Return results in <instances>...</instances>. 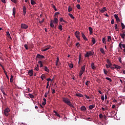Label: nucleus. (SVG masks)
I'll return each instance as SVG.
<instances>
[{
    "label": "nucleus",
    "mask_w": 125,
    "mask_h": 125,
    "mask_svg": "<svg viewBox=\"0 0 125 125\" xmlns=\"http://www.w3.org/2000/svg\"><path fill=\"white\" fill-rule=\"evenodd\" d=\"M62 102H63L65 104H67V105H69V106L73 108H74L75 107L74 105H73L71 104V102H70V100L66 97L62 98Z\"/></svg>",
    "instance_id": "obj_1"
},
{
    "label": "nucleus",
    "mask_w": 125,
    "mask_h": 125,
    "mask_svg": "<svg viewBox=\"0 0 125 125\" xmlns=\"http://www.w3.org/2000/svg\"><path fill=\"white\" fill-rule=\"evenodd\" d=\"M58 19L56 17H55L54 20H51L50 24L51 28H55V29H56V27H54V25L53 24H57L58 23Z\"/></svg>",
    "instance_id": "obj_2"
},
{
    "label": "nucleus",
    "mask_w": 125,
    "mask_h": 125,
    "mask_svg": "<svg viewBox=\"0 0 125 125\" xmlns=\"http://www.w3.org/2000/svg\"><path fill=\"white\" fill-rule=\"evenodd\" d=\"M84 71H85V65L81 67V70H80V71L79 73V76H80V77H81L83 74V73H84Z\"/></svg>",
    "instance_id": "obj_3"
},
{
    "label": "nucleus",
    "mask_w": 125,
    "mask_h": 125,
    "mask_svg": "<svg viewBox=\"0 0 125 125\" xmlns=\"http://www.w3.org/2000/svg\"><path fill=\"white\" fill-rule=\"evenodd\" d=\"M10 111V110L9 108L7 107L4 110V115H5V116L7 117L9 116V113Z\"/></svg>",
    "instance_id": "obj_4"
},
{
    "label": "nucleus",
    "mask_w": 125,
    "mask_h": 125,
    "mask_svg": "<svg viewBox=\"0 0 125 125\" xmlns=\"http://www.w3.org/2000/svg\"><path fill=\"white\" fill-rule=\"evenodd\" d=\"M28 28V25L25 23L21 24V29L26 30Z\"/></svg>",
    "instance_id": "obj_5"
},
{
    "label": "nucleus",
    "mask_w": 125,
    "mask_h": 125,
    "mask_svg": "<svg viewBox=\"0 0 125 125\" xmlns=\"http://www.w3.org/2000/svg\"><path fill=\"white\" fill-rule=\"evenodd\" d=\"M93 56V52L91 51L87 52L86 54L85 55V57L88 58L89 56Z\"/></svg>",
    "instance_id": "obj_6"
},
{
    "label": "nucleus",
    "mask_w": 125,
    "mask_h": 125,
    "mask_svg": "<svg viewBox=\"0 0 125 125\" xmlns=\"http://www.w3.org/2000/svg\"><path fill=\"white\" fill-rule=\"evenodd\" d=\"M59 64H61V62H60L59 58L57 57V61H56V66H57V67H59Z\"/></svg>",
    "instance_id": "obj_7"
},
{
    "label": "nucleus",
    "mask_w": 125,
    "mask_h": 125,
    "mask_svg": "<svg viewBox=\"0 0 125 125\" xmlns=\"http://www.w3.org/2000/svg\"><path fill=\"white\" fill-rule=\"evenodd\" d=\"M76 37H77V39H78L79 41H80V32L78 31H76L75 33Z\"/></svg>",
    "instance_id": "obj_8"
},
{
    "label": "nucleus",
    "mask_w": 125,
    "mask_h": 125,
    "mask_svg": "<svg viewBox=\"0 0 125 125\" xmlns=\"http://www.w3.org/2000/svg\"><path fill=\"white\" fill-rule=\"evenodd\" d=\"M100 10V12L103 13H104L105 11H107V9H106V7H104L102 9H99Z\"/></svg>",
    "instance_id": "obj_9"
},
{
    "label": "nucleus",
    "mask_w": 125,
    "mask_h": 125,
    "mask_svg": "<svg viewBox=\"0 0 125 125\" xmlns=\"http://www.w3.org/2000/svg\"><path fill=\"white\" fill-rule=\"evenodd\" d=\"M45 57L44 56L41 55L40 54H37V55L36 56V58H38L40 59H44Z\"/></svg>",
    "instance_id": "obj_10"
},
{
    "label": "nucleus",
    "mask_w": 125,
    "mask_h": 125,
    "mask_svg": "<svg viewBox=\"0 0 125 125\" xmlns=\"http://www.w3.org/2000/svg\"><path fill=\"white\" fill-rule=\"evenodd\" d=\"M28 74H29V76L32 77L33 75V70H29V71H28Z\"/></svg>",
    "instance_id": "obj_11"
},
{
    "label": "nucleus",
    "mask_w": 125,
    "mask_h": 125,
    "mask_svg": "<svg viewBox=\"0 0 125 125\" xmlns=\"http://www.w3.org/2000/svg\"><path fill=\"white\" fill-rule=\"evenodd\" d=\"M113 16H114V18H115L116 21H117V22H120V19L118 17V15H113Z\"/></svg>",
    "instance_id": "obj_12"
},
{
    "label": "nucleus",
    "mask_w": 125,
    "mask_h": 125,
    "mask_svg": "<svg viewBox=\"0 0 125 125\" xmlns=\"http://www.w3.org/2000/svg\"><path fill=\"white\" fill-rule=\"evenodd\" d=\"M81 35H82V38L84 40L87 41L88 40L87 38H86V36H85L84 34L83 33H81Z\"/></svg>",
    "instance_id": "obj_13"
},
{
    "label": "nucleus",
    "mask_w": 125,
    "mask_h": 125,
    "mask_svg": "<svg viewBox=\"0 0 125 125\" xmlns=\"http://www.w3.org/2000/svg\"><path fill=\"white\" fill-rule=\"evenodd\" d=\"M22 9L23 10V15L25 16L26 15V8L25 6H23L22 8Z\"/></svg>",
    "instance_id": "obj_14"
},
{
    "label": "nucleus",
    "mask_w": 125,
    "mask_h": 125,
    "mask_svg": "<svg viewBox=\"0 0 125 125\" xmlns=\"http://www.w3.org/2000/svg\"><path fill=\"white\" fill-rule=\"evenodd\" d=\"M50 45H47V46L46 47V48H45V49H44L43 50H42L43 51H46L50 49Z\"/></svg>",
    "instance_id": "obj_15"
},
{
    "label": "nucleus",
    "mask_w": 125,
    "mask_h": 125,
    "mask_svg": "<svg viewBox=\"0 0 125 125\" xmlns=\"http://www.w3.org/2000/svg\"><path fill=\"white\" fill-rule=\"evenodd\" d=\"M113 66H114L115 68H117V70L121 69V66H118V65L116 64H113Z\"/></svg>",
    "instance_id": "obj_16"
},
{
    "label": "nucleus",
    "mask_w": 125,
    "mask_h": 125,
    "mask_svg": "<svg viewBox=\"0 0 125 125\" xmlns=\"http://www.w3.org/2000/svg\"><path fill=\"white\" fill-rule=\"evenodd\" d=\"M80 110H81V111H86V107L84 106H81L80 107Z\"/></svg>",
    "instance_id": "obj_17"
},
{
    "label": "nucleus",
    "mask_w": 125,
    "mask_h": 125,
    "mask_svg": "<svg viewBox=\"0 0 125 125\" xmlns=\"http://www.w3.org/2000/svg\"><path fill=\"white\" fill-rule=\"evenodd\" d=\"M43 69H44V70H45V72H47V73L50 72V70H49L47 68V67H46V66H44Z\"/></svg>",
    "instance_id": "obj_18"
},
{
    "label": "nucleus",
    "mask_w": 125,
    "mask_h": 125,
    "mask_svg": "<svg viewBox=\"0 0 125 125\" xmlns=\"http://www.w3.org/2000/svg\"><path fill=\"white\" fill-rule=\"evenodd\" d=\"M120 36H121V38L123 39H125V32H124V33H123V34L121 33L120 34Z\"/></svg>",
    "instance_id": "obj_19"
},
{
    "label": "nucleus",
    "mask_w": 125,
    "mask_h": 125,
    "mask_svg": "<svg viewBox=\"0 0 125 125\" xmlns=\"http://www.w3.org/2000/svg\"><path fill=\"white\" fill-rule=\"evenodd\" d=\"M100 51H101V53H102L103 54H105V52H104V50L103 48H101V49H100Z\"/></svg>",
    "instance_id": "obj_20"
},
{
    "label": "nucleus",
    "mask_w": 125,
    "mask_h": 125,
    "mask_svg": "<svg viewBox=\"0 0 125 125\" xmlns=\"http://www.w3.org/2000/svg\"><path fill=\"white\" fill-rule=\"evenodd\" d=\"M76 96L78 97H83V95L82 94H76Z\"/></svg>",
    "instance_id": "obj_21"
},
{
    "label": "nucleus",
    "mask_w": 125,
    "mask_h": 125,
    "mask_svg": "<svg viewBox=\"0 0 125 125\" xmlns=\"http://www.w3.org/2000/svg\"><path fill=\"white\" fill-rule=\"evenodd\" d=\"M15 14H16V8H13V16H15Z\"/></svg>",
    "instance_id": "obj_22"
},
{
    "label": "nucleus",
    "mask_w": 125,
    "mask_h": 125,
    "mask_svg": "<svg viewBox=\"0 0 125 125\" xmlns=\"http://www.w3.org/2000/svg\"><path fill=\"white\" fill-rule=\"evenodd\" d=\"M37 4V2L34 1V0H31V4H32V5H34V4Z\"/></svg>",
    "instance_id": "obj_23"
},
{
    "label": "nucleus",
    "mask_w": 125,
    "mask_h": 125,
    "mask_svg": "<svg viewBox=\"0 0 125 125\" xmlns=\"http://www.w3.org/2000/svg\"><path fill=\"white\" fill-rule=\"evenodd\" d=\"M6 34H7V37L11 40L12 39L11 36H10V34H9V32H7Z\"/></svg>",
    "instance_id": "obj_24"
},
{
    "label": "nucleus",
    "mask_w": 125,
    "mask_h": 125,
    "mask_svg": "<svg viewBox=\"0 0 125 125\" xmlns=\"http://www.w3.org/2000/svg\"><path fill=\"white\" fill-rule=\"evenodd\" d=\"M95 107V105H90L89 106V109L90 110H92V109H93Z\"/></svg>",
    "instance_id": "obj_25"
},
{
    "label": "nucleus",
    "mask_w": 125,
    "mask_h": 125,
    "mask_svg": "<svg viewBox=\"0 0 125 125\" xmlns=\"http://www.w3.org/2000/svg\"><path fill=\"white\" fill-rule=\"evenodd\" d=\"M91 68L93 69V70L96 69V67L94 66V62H92V63H91Z\"/></svg>",
    "instance_id": "obj_26"
},
{
    "label": "nucleus",
    "mask_w": 125,
    "mask_h": 125,
    "mask_svg": "<svg viewBox=\"0 0 125 125\" xmlns=\"http://www.w3.org/2000/svg\"><path fill=\"white\" fill-rule=\"evenodd\" d=\"M58 29H59V30H60V31H62V25L59 24V25Z\"/></svg>",
    "instance_id": "obj_27"
},
{
    "label": "nucleus",
    "mask_w": 125,
    "mask_h": 125,
    "mask_svg": "<svg viewBox=\"0 0 125 125\" xmlns=\"http://www.w3.org/2000/svg\"><path fill=\"white\" fill-rule=\"evenodd\" d=\"M42 62L41 61H39L38 63L40 65V67H42Z\"/></svg>",
    "instance_id": "obj_28"
},
{
    "label": "nucleus",
    "mask_w": 125,
    "mask_h": 125,
    "mask_svg": "<svg viewBox=\"0 0 125 125\" xmlns=\"http://www.w3.org/2000/svg\"><path fill=\"white\" fill-rule=\"evenodd\" d=\"M88 29H89V31H90V34H91L92 33H93V28L90 27L88 28Z\"/></svg>",
    "instance_id": "obj_29"
},
{
    "label": "nucleus",
    "mask_w": 125,
    "mask_h": 125,
    "mask_svg": "<svg viewBox=\"0 0 125 125\" xmlns=\"http://www.w3.org/2000/svg\"><path fill=\"white\" fill-rule=\"evenodd\" d=\"M92 42L93 44H95L96 43L95 39H94V38H92Z\"/></svg>",
    "instance_id": "obj_30"
},
{
    "label": "nucleus",
    "mask_w": 125,
    "mask_h": 125,
    "mask_svg": "<svg viewBox=\"0 0 125 125\" xmlns=\"http://www.w3.org/2000/svg\"><path fill=\"white\" fill-rule=\"evenodd\" d=\"M69 17H70V18L74 19H75V18L74 17V16H73V15H72L71 14H68Z\"/></svg>",
    "instance_id": "obj_31"
},
{
    "label": "nucleus",
    "mask_w": 125,
    "mask_h": 125,
    "mask_svg": "<svg viewBox=\"0 0 125 125\" xmlns=\"http://www.w3.org/2000/svg\"><path fill=\"white\" fill-rule=\"evenodd\" d=\"M111 40V37L109 36L107 37V42H110V41Z\"/></svg>",
    "instance_id": "obj_32"
},
{
    "label": "nucleus",
    "mask_w": 125,
    "mask_h": 125,
    "mask_svg": "<svg viewBox=\"0 0 125 125\" xmlns=\"http://www.w3.org/2000/svg\"><path fill=\"white\" fill-rule=\"evenodd\" d=\"M72 8L70 7V6H69V7H68V12H70L72 11Z\"/></svg>",
    "instance_id": "obj_33"
},
{
    "label": "nucleus",
    "mask_w": 125,
    "mask_h": 125,
    "mask_svg": "<svg viewBox=\"0 0 125 125\" xmlns=\"http://www.w3.org/2000/svg\"><path fill=\"white\" fill-rule=\"evenodd\" d=\"M29 97H30L31 99H34V96L32 94H29Z\"/></svg>",
    "instance_id": "obj_34"
},
{
    "label": "nucleus",
    "mask_w": 125,
    "mask_h": 125,
    "mask_svg": "<svg viewBox=\"0 0 125 125\" xmlns=\"http://www.w3.org/2000/svg\"><path fill=\"white\" fill-rule=\"evenodd\" d=\"M60 21H61V22H64L66 23V21H64L62 18H61L60 19Z\"/></svg>",
    "instance_id": "obj_35"
},
{
    "label": "nucleus",
    "mask_w": 125,
    "mask_h": 125,
    "mask_svg": "<svg viewBox=\"0 0 125 125\" xmlns=\"http://www.w3.org/2000/svg\"><path fill=\"white\" fill-rule=\"evenodd\" d=\"M10 83H13V75H11V78H10Z\"/></svg>",
    "instance_id": "obj_36"
},
{
    "label": "nucleus",
    "mask_w": 125,
    "mask_h": 125,
    "mask_svg": "<svg viewBox=\"0 0 125 125\" xmlns=\"http://www.w3.org/2000/svg\"><path fill=\"white\" fill-rule=\"evenodd\" d=\"M121 27L122 28V30H124L125 28V25L123 23H121Z\"/></svg>",
    "instance_id": "obj_37"
},
{
    "label": "nucleus",
    "mask_w": 125,
    "mask_h": 125,
    "mask_svg": "<svg viewBox=\"0 0 125 125\" xmlns=\"http://www.w3.org/2000/svg\"><path fill=\"white\" fill-rule=\"evenodd\" d=\"M102 42H103V43L106 44V39H105L104 38H103Z\"/></svg>",
    "instance_id": "obj_38"
},
{
    "label": "nucleus",
    "mask_w": 125,
    "mask_h": 125,
    "mask_svg": "<svg viewBox=\"0 0 125 125\" xmlns=\"http://www.w3.org/2000/svg\"><path fill=\"white\" fill-rule=\"evenodd\" d=\"M114 28H115V30H117V31H118V24H115V25L114 26Z\"/></svg>",
    "instance_id": "obj_39"
},
{
    "label": "nucleus",
    "mask_w": 125,
    "mask_h": 125,
    "mask_svg": "<svg viewBox=\"0 0 125 125\" xmlns=\"http://www.w3.org/2000/svg\"><path fill=\"white\" fill-rule=\"evenodd\" d=\"M54 112L55 113V114H56V116H57L58 117H60L59 114H58L56 111H54Z\"/></svg>",
    "instance_id": "obj_40"
},
{
    "label": "nucleus",
    "mask_w": 125,
    "mask_h": 125,
    "mask_svg": "<svg viewBox=\"0 0 125 125\" xmlns=\"http://www.w3.org/2000/svg\"><path fill=\"white\" fill-rule=\"evenodd\" d=\"M105 79L106 80L110 81V83H111L112 82V80L110 78L106 77V78H105Z\"/></svg>",
    "instance_id": "obj_41"
},
{
    "label": "nucleus",
    "mask_w": 125,
    "mask_h": 125,
    "mask_svg": "<svg viewBox=\"0 0 125 125\" xmlns=\"http://www.w3.org/2000/svg\"><path fill=\"white\" fill-rule=\"evenodd\" d=\"M89 83H90V81H87L86 83H85V84H86V86H88Z\"/></svg>",
    "instance_id": "obj_42"
},
{
    "label": "nucleus",
    "mask_w": 125,
    "mask_h": 125,
    "mask_svg": "<svg viewBox=\"0 0 125 125\" xmlns=\"http://www.w3.org/2000/svg\"><path fill=\"white\" fill-rule=\"evenodd\" d=\"M99 117L100 119H103V115L102 114H101L99 115Z\"/></svg>",
    "instance_id": "obj_43"
},
{
    "label": "nucleus",
    "mask_w": 125,
    "mask_h": 125,
    "mask_svg": "<svg viewBox=\"0 0 125 125\" xmlns=\"http://www.w3.org/2000/svg\"><path fill=\"white\" fill-rule=\"evenodd\" d=\"M40 78H44V79H46V76H45L44 75L42 74V75H41V77H40Z\"/></svg>",
    "instance_id": "obj_44"
},
{
    "label": "nucleus",
    "mask_w": 125,
    "mask_h": 125,
    "mask_svg": "<svg viewBox=\"0 0 125 125\" xmlns=\"http://www.w3.org/2000/svg\"><path fill=\"white\" fill-rule=\"evenodd\" d=\"M104 73L105 75H107L108 72L106 70L104 69Z\"/></svg>",
    "instance_id": "obj_45"
},
{
    "label": "nucleus",
    "mask_w": 125,
    "mask_h": 125,
    "mask_svg": "<svg viewBox=\"0 0 125 125\" xmlns=\"http://www.w3.org/2000/svg\"><path fill=\"white\" fill-rule=\"evenodd\" d=\"M84 96H85V97H86V98L87 99H90V97L87 96L86 94H84Z\"/></svg>",
    "instance_id": "obj_46"
},
{
    "label": "nucleus",
    "mask_w": 125,
    "mask_h": 125,
    "mask_svg": "<svg viewBox=\"0 0 125 125\" xmlns=\"http://www.w3.org/2000/svg\"><path fill=\"white\" fill-rule=\"evenodd\" d=\"M77 9H78L79 10L81 9V6L80 5V4H77Z\"/></svg>",
    "instance_id": "obj_47"
},
{
    "label": "nucleus",
    "mask_w": 125,
    "mask_h": 125,
    "mask_svg": "<svg viewBox=\"0 0 125 125\" xmlns=\"http://www.w3.org/2000/svg\"><path fill=\"white\" fill-rule=\"evenodd\" d=\"M24 47H25V49L28 50V45L26 44L24 45Z\"/></svg>",
    "instance_id": "obj_48"
},
{
    "label": "nucleus",
    "mask_w": 125,
    "mask_h": 125,
    "mask_svg": "<svg viewBox=\"0 0 125 125\" xmlns=\"http://www.w3.org/2000/svg\"><path fill=\"white\" fill-rule=\"evenodd\" d=\"M80 43L79 42H77V43H76V46H77V47H80Z\"/></svg>",
    "instance_id": "obj_49"
},
{
    "label": "nucleus",
    "mask_w": 125,
    "mask_h": 125,
    "mask_svg": "<svg viewBox=\"0 0 125 125\" xmlns=\"http://www.w3.org/2000/svg\"><path fill=\"white\" fill-rule=\"evenodd\" d=\"M104 95L101 96V100L104 101Z\"/></svg>",
    "instance_id": "obj_50"
},
{
    "label": "nucleus",
    "mask_w": 125,
    "mask_h": 125,
    "mask_svg": "<svg viewBox=\"0 0 125 125\" xmlns=\"http://www.w3.org/2000/svg\"><path fill=\"white\" fill-rule=\"evenodd\" d=\"M69 68H73V64H69Z\"/></svg>",
    "instance_id": "obj_51"
},
{
    "label": "nucleus",
    "mask_w": 125,
    "mask_h": 125,
    "mask_svg": "<svg viewBox=\"0 0 125 125\" xmlns=\"http://www.w3.org/2000/svg\"><path fill=\"white\" fill-rule=\"evenodd\" d=\"M44 21V19H42V21H40L39 22L40 24H42V23H43Z\"/></svg>",
    "instance_id": "obj_52"
},
{
    "label": "nucleus",
    "mask_w": 125,
    "mask_h": 125,
    "mask_svg": "<svg viewBox=\"0 0 125 125\" xmlns=\"http://www.w3.org/2000/svg\"><path fill=\"white\" fill-rule=\"evenodd\" d=\"M46 81H47L48 82H52L53 80H51L50 78H48L47 79H46Z\"/></svg>",
    "instance_id": "obj_53"
},
{
    "label": "nucleus",
    "mask_w": 125,
    "mask_h": 125,
    "mask_svg": "<svg viewBox=\"0 0 125 125\" xmlns=\"http://www.w3.org/2000/svg\"><path fill=\"white\" fill-rule=\"evenodd\" d=\"M11 1L14 3H17V0H11Z\"/></svg>",
    "instance_id": "obj_54"
},
{
    "label": "nucleus",
    "mask_w": 125,
    "mask_h": 125,
    "mask_svg": "<svg viewBox=\"0 0 125 125\" xmlns=\"http://www.w3.org/2000/svg\"><path fill=\"white\" fill-rule=\"evenodd\" d=\"M60 14V13L59 12H56V13H55V16H57V15H59Z\"/></svg>",
    "instance_id": "obj_55"
},
{
    "label": "nucleus",
    "mask_w": 125,
    "mask_h": 125,
    "mask_svg": "<svg viewBox=\"0 0 125 125\" xmlns=\"http://www.w3.org/2000/svg\"><path fill=\"white\" fill-rule=\"evenodd\" d=\"M106 63H107V64L111 63L108 59L106 60Z\"/></svg>",
    "instance_id": "obj_56"
},
{
    "label": "nucleus",
    "mask_w": 125,
    "mask_h": 125,
    "mask_svg": "<svg viewBox=\"0 0 125 125\" xmlns=\"http://www.w3.org/2000/svg\"><path fill=\"white\" fill-rule=\"evenodd\" d=\"M106 68H110V67H111V66L108 65L107 64H106L105 65Z\"/></svg>",
    "instance_id": "obj_57"
},
{
    "label": "nucleus",
    "mask_w": 125,
    "mask_h": 125,
    "mask_svg": "<svg viewBox=\"0 0 125 125\" xmlns=\"http://www.w3.org/2000/svg\"><path fill=\"white\" fill-rule=\"evenodd\" d=\"M34 70L38 71H39V67H35Z\"/></svg>",
    "instance_id": "obj_58"
},
{
    "label": "nucleus",
    "mask_w": 125,
    "mask_h": 125,
    "mask_svg": "<svg viewBox=\"0 0 125 125\" xmlns=\"http://www.w3.org/2000/svg\"><path fill=\"white\" fill-rule=\"evenodd\" d=\"M52 94H55V89H52Z\"/></svg>",
    "instance_id": "obj_59"
},
{
    "label": "nucleus",
    "mask_w": 125,
    "mask_h": 125,
    "mask_svg": "<svg viewBox=\"0 0 125 125\" xmlns=\"http://www.w3.org/2000/svg\"><path fill=\"white\" fill-rule=\"evenodd\" d=\"M111 24H114V19L111 20Z\"/></svg>",
    "instance_id": "obj_60"
},
{
    "label": "nucleus",
    "mask_w": 125,
    "mask_h": 125,
    "mask_svg": "<svg viewBox=\"0 0 125 125\" xmlns=\"http://www.w3.org/2000/svg\"><path fill=\"white\" fill-rule=\"evenodd\" d=\"M49 87V82H47V85H46V88H48Z\"/></svg>",
    "instance_id": "obj_61"
},
{
    "label": "nucleus",
    "mask_w": 125,
    "mask_h": 125,
    "mask_svg": "<svg viewBox=\"0 0 125 125\" xmlns=\"http://www.w3.org/2000/svg\"><path fill=\"white\" fill-rule=\"evenodd\" d=\"M0 90H1V92H4L3 88H2V87L0 88Z\"/></svg>",
    "instance_id": "obj_62"
},
{
    "label": "nucleus",
    "mask_w": 125,
    "mask_h": 125,
    "mask_svg": "<svg viewBox=\"0 0 125 125\" xmlns=\"http://www.w3.org/2000/svg\"><path fill=\"white\" fill-rule=\"evenodd\" d=\"M46 102L42 103V105H46Z\"/></svg>",
    "instance_id": "obj_63"
},
{
    "label": "nucleus",
    "mask_w": 125,
    "mask_h": 125,
    "mask_svg": "<svg viewBox=\"0 0 125 125\" xmlns=\"http://www.w3.org/2000/svg\"><path fill=\"white\" fill-rule=\"evenodd\" d=\"M1 2L3 3H5V0H1Z\"/></svg>",
    "instance_id": "obj_64"
}]
</instances>
